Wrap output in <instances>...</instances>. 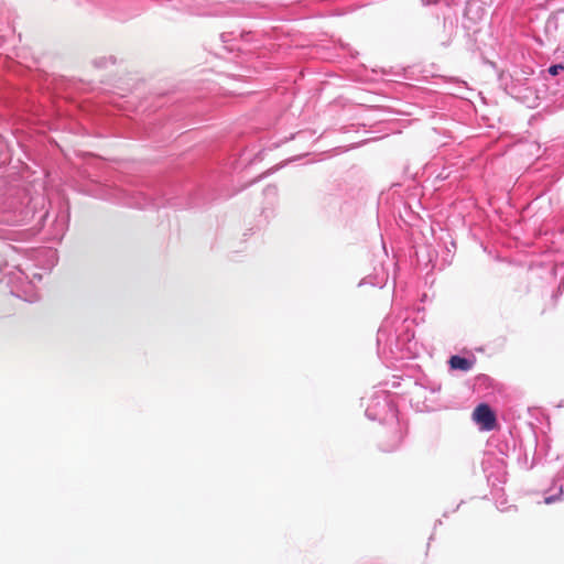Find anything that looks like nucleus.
Segmentation results:
<instances>
[{"mask_svg": "<svg viewBox=\"0 0 564 564\" xmlns=\"http://www.w3.org/2000/svg\"><path fill=\"white\" fill-rule=\"evenodd\" d=\"M473 420L484 431H492L497 426V417L495 412L487 403H480L473 412Z\"/></svg>", "mask_w": 564, "mask_h": 564, "instance_id": "f257e3e1", "label": "nucleus"}, {"mask_svg": "<svg viewBox=\"0 0 564 564\" xmlns=\"http://www.w3.org/2000/svg\"><path fill=\"white\" fill-rule=\"evenodd\" d=\"M449 366L452 369L468 371L471 369L473 362L460 356H452L449 359Z\"/></svg>", "mask_w": 564, "mask_h": 564, "instance_id": "f03ea898", "label": "nucleus"}, {"mask_svg": "<svg viewBox=\"0 0 564 564\" xmlns=\"http://www.w3.org/2000/svg\"><path fill=\"white\" fill-rule=\"evenodd\" d=\"M564 70V64H557V65H552L549 67V73L552 75V76H556L560 74V72Z\"/></svg>", "mask_w": 564, "mask_h": 564, "instance_id": "7ed1b4c3", "label": "nucleus"}, {"mask_svg": "<svg viewBox=\"0 0 564 564\" xmlns=\"http://www.w3.org/2000/svg\"><path fill=\"white\" fill-rule=\"evenodd\" d=\"M562 494H563V489H562V488H560V490H558V495H557V496H550V497H546V498L544 499V502H545L546 505H550V503H552V502H554V501L558 500V499L561 498Z\"/></svg>", "mask_w": 564, "mask_h": 564, "instance_id": "20e7f679", "label": "nucleus"}]
</instances>
